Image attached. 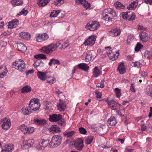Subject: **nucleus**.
<instances>
[{
    "label": "nucleus",
    "instance_id": "473e14b6",
    "mask_svg": "<svg viewBox=\"0 0 152 152\" xmlns=\"http://www.w3.org/2000/svg\"><path fill=\"white\" fill-rule=\"evenodd\" d=\"M31 88L29 86H26L23 88L21 89V92L22 93H28L31 91Z\"/></svg>",
    "mask_w": 152,
    "mask_h": 152
},
{
    "label": "nucleus",
    "instance_id": "6e6552de",
    "mask_svg": "<svg viewBox=\"0 0 152 152\" xmlns=\"http://www.w3.org/2000/svg\"><path fill=\"white\" fill-rule=\"evenodd\" d=\"M1 127L3 129L7 130L9 129L11 126L10 119L9 118H4L1 119Z\"/></svg>",
    "mask_w": 152,
    "mask_h": 152
},
{
    "label": "nucleus",
    "instance_id": "f704fd0d",
    "mask_svg": "<svg viewBox=\"0 0 152 152\" xmlns=\"http://www.w3.org/2000/svg\"><path fill=\"white\" fill-rule=\"evenodd\" d=\"M93 73L94 77H98L100 75V70L97 66H96L94 68L93 71Z\"/></svg>",
    "mask_w": 152,
    "mask_h": 152
},
{
    "label": "nucleus",
    "instance_id": "13d9d810",
    "mask_svg": "<svg viewBox=\"0 0 152 152\" xmlns=\"http://www.w3.org/2000/svg\"><path fill=\"white\" fill-rule=\"evenodd\" d=\"M104 80H101L100 83H98L97 84L96 86L98 88H103L104 86Z\"/></svg>",
    "mask_w": 152,
    "mask_h": 152
},
{
    "label": "nucleus",
    "instance_id": "dca6fc26",
    "mask_svg": "<svg viewBox=\"0 0 152 152\" xmlns=\"http://www.w3.org/2000/svg\"><path fill=\"white\" fill-rule=\"evenodd\" d=\"M45 140L42 139L38 140V144L36 146V148L39 150H44L47 146V145L45 144Z\"/></svg>",
    "mask_w": 152,
    "mask_h": 152
},
{
    "label": "nucleus",
    "instance_id": "393cba45",
    "mask_svg": "<svg viewBox=\"0 0 152 152\" xmlns=\"http://www.w3.org/2000/svg\"><path fill=\"white\" fill-rule=\"evenodd\" d=\"M7 72V70L5 66H0V78H3Z\"/></svg>",
    "mask_w": 152,
    "mask_h": 152
},
{
    "label": "nucleus",
    "instance_id": "72a5a7b5",
    "mask_svg": "<svg viewBox=\"0 0 152 152\" xmlns=\"http://www.w3.org/2000/svg\"><path fill=\"white\" fill-rule=\"evenodd\" d=\"M107 122L111 126H115L116 124V121L115 118L113 116H111L109 118Z\"/></svg>",
    "mask_w": 152,
    "mask_h": 152
},
{
    "label": "nucleus",
    "instance_id": "423d86ee",
    "mask_svg": "<svg viewBox=\"0 0 152 152\" xmlns=\"http://www.w3.org/2000/svg\"><path fill=\"white\" fill-rule=\"evenodd\" d=\"M56 49V46L53 44H51L42 47L41 51L44 53L50 54Z\"/></svg>",
    "mask_w": 152,
    "mask_h": 152
},
{
    "label": "nucleus",
    "instance_id": "e2e57ef3",
    "mask_svg": "<svg viewBox=\"0 0 152 152\" xmlns=\"http://www.w3.org/2000/svg\"><path fill=\"white\" fill-rule=\"evenodd\" d=\"M134 84L133 83H132L131 85L130 90L132 92L134 93L135 92V89L134 88Z\"/></svg>",
    "mask_w": 152,
    "mask_h": 152
},
{
    "label": "nucleus",
    "instance_id": "20e7f679",
    "mask_svg": "<svg viewBox=\"0 0 152 152\" xmlns=\"http://www.w3.org/2000/svg\"><path fill=\"white\" fill-rule=\"evenodd\" d=\"M30 108L34 111H36L39 109L40 104L39 100L36 98L31 99L29 103Z\"/></svg>",
    "mask_w": 152,
    "mask_h": 152
},
{
    "label": "nucleus",
    "instance_id": "cd10ccee",
    "mask_svg": "<svg viewBox=\"0 0 152 152\" xmlns=\"http://www.w3.org/2000/svg\"><path fill=\"white\" fill-rule=\"evenodd\" d=\"M118 70L121 74H124L126 72V68L124 64V63H120L118 68Z\"/></svg>",
    "mask_w": 152,
    "mask_h": 152
},
{
    "label": "nucleus",
    "instance_id": "052dcab7",
    "mask_svg": "<svg viewBox=\"0 0 152 152\" xmlns=\"http://www.w3.org/2000/svg\"><path fill=\"white\" fill-rule=\"evenodd\" d=\"M79 130L80 133L82 134H85L87 132L86 129L82 127L79 128Z\"/></svg>",
    "mask_w": 152,
    "mask_h": 152
},
{
    "label": "nucleus",
    "instance_id": "f257e3e1",
    "mask_svg": "<svg viewBox=\"0 0 152 152\" xmlns=\"http://www.w3.org/2000/svg\"><path fill=\"white\" fill-rule=\"evenodd\" d=\"M103 19L106 21H112L116 18L115 12L112 9L109 8L104 10L102 13Z\"/></svg>",
    "mask_w": 152,
    "mask_h": 152
},
{
    "label": "nucleus",
    "instance_id": "bb28decb",
    "mask_svg": "<svg viewBox=\"0 0 152 152\" xmlns=\"http://www.w3.org/2000/svg\"><path fill=\"white\" fill-rule=\"evenodd\" d=\"M35 124L39 125H44L47 123V121L44 119H39L37 118H35L33 120Z\"/></svg>",
    "mask_w": 152,
    "mask_h": 152
},
{
    "label": "nucleus",
    "instance_id": "58836bf2",
    "mask_svg": "<svg viewBox=\"0 0 152 152\" xmlns=\"http://www.w3.org/2000/svg\"><path fill=\"white\" fill-rule=\"evenodd\" d=\"M138 4L137 1H134L130 4L129 6L127 7V8L129 10H133L136 7Z\"/></svg>",
    "mask_w": 152,
    "mask_h": 152
},
{
    "label": "nucleus",
    "instance_id": "f03ea898",
    "mask_svg": "<svg viewBox=\"0 0 152 152\" xmlns=\"http://www.w3.org/2000/svg\"><path fill=\"white\" fill-rule=\"evenodd\" d=\"M27 65L25 62L21 59L16 61L13 62L12 67L17 69L19 71L23 72L25 71Z\"/></svg>",
    "mask_w": 152,
    "mask_h": 152
},
{
    "label": "nucleus",
    "instance_id": "8fccbe9b",
    "mask_svg": "<svg viewBox=\"0 0 152 152\" xmlns=\"http://www.w3.org/2000/svg\"><path fill=\"white\" fill-rule=\"evenodd\" d=\"M34 58H40L42 59H46V56L43 54H39L37 55H35L34 56Z\"/></svg>",
    "mask_w": 152,
    "mask_h": 152
},
{
    "label": "nucleus",
    "instance_id": "a19ab883",
    "mask_svg": "<svg viewBox=\"0 0 152 152\" xmlns=\"http://www.w3.org/2000/svg\"><path fill=\"white\" fill-rule=\"evenodd\" d=\"M47 82L50 84H53L56 82V79L53 77L49 76L48 75V77L46 78Z\"/></svg>",
    "mask_w": 152,
    "mask_h": 152
},
{
    "label": "nucleus",
    "instance_id": "39448f33",
    "mask_svg": "<svg viewBox=\"0 0 152 152\" xmlns=\"http://www.w3.org/2000/svg\"><path fill=\"white\" fill-rule=\"evenodd\" d=\"M56 49V46L53 44H51L42 47L41 51L44 53L50 54Z\"/></svg>",
    "mask_w": 152,
    "mask_h": 152
},
{
    "label": "nucleus",
    "instance_id": "c756f323",
    "mask_svg": "<svg viewBox=\"0 0 152 152\" xmlns=\"http://www.w3.org/2000/svg\"><path fill=\"white\" fill-rule=\"evenodd\" d=\"M17 47L18 50L23 53L25 52L27 50L26 47L22 43L18 44Z\"/></svg>",
    "mask_w": 152,
    "mask_h": 152
},
{
    "label": "nucleus",
    "instance_id": "6ab92c4d",
    "mask_svg": "<svg viewBox=\"0 0 152 152\" xmlns=\"http://www.w3.org/2000/svg\"><path fill=\"white\" fill-rule=\"evenodd\" d=\"M19 24L18 21L17 20H13L9 22L8 25L7 26L8 28L12 29L17 27Z\"/></svg>",
    "mask_w": 152,
    "mask_h": 152
},
{
    "label": "nucleus",
    "instance_id": "338daca9",
    "mask_svg": "<svg viewBox=\"0 0 152 152\" xmlns=\"http://www.w3.org/2000/svg\"><path fill=\"white\" fill-rule=\"evenodd\" d=\"M95 94L96 95V97L97 98H100L102 96L101 93L98 92V91H96L95 92Z\"/></svg>",
    "mask_w": 152,
    "mask_h": 152
},
{
    "label": "nucleus",
    "instance_id": "a878e982",
    "mask_svg": "<svg viewBox=\"0 0 152 152\" xmlns=\"http://www.w3.org/2000/svg\"><path fill=\"white\" fill-rule=\"evenodd\" d=\"M19 36L22 39L26 40H29L31 36L29 33L26 32H21L19 34Z\"/></svg>",
    "mask_w": 152,
    "mask_h": 152
},
{
    "label": "nucleus",
    "instance_id": "1a4fd4ad",
    "mask_svg": "<svg viewBox=\"0 0 152 152\" xmlns=\"http://www.w3.org/2000/svg\"><path fill=\"white\" fill-rule=\"evenodd\" d=\"M96 37L95 35H91L85 40L84 44L86 45L92 46L95 43Z\"/></svg>",
    "mask_w": 152,
    "mask_h": 152
},
{
    "label": "nucleus",
    "instance_id": "ea45409f",
    "mask_svg": "<svg viewBox=\"0 0 152 152\" xmlns=\"http://www.w3.org/2000/svg\"><path fill=\"white\" fill-rule=\"evenodd\" d=\"M114 5L117 9H124L125 8V6L118 1L115 3Z\"/></svg>",
    "mask_w": 152,
    "mask_h": 152
},
{
    "label": "nucleus",
    "instance_id": "680f3d73",
    "mask_svg": "<svg viewBox=\"0 0 152 152\" xmlns=\"http://www.w3.org/2000/svg\"><path fill=\"white\" fill-rule=\"evenodd\" d=\"M128 12H123L122 14V17L125 20H128Z\"/></svg>",
    "mask_w": 152,
    "mask_h": 152
},
{
    "label": "nucleus",
    "instance_id": "79ce46f5",
    "mask_svg": "<svg viewBox=\"0 0 152 152\" xmlns=\"http://www.w3.org/2000/svg\"><path fill=\"white\" fill-rule=\"evenodd\" d=\"M60 12V11L59 10H54L50 13V18L56 17Z\"/></svg>",
    "mask_w": 152,
    "mask_h": 152
},
{
    "label": "nucleus",
    "instance_id": "7c9ffc66",
    "mask_svg": "<svg viewBox=\"0 0 152 152\" xmlns=\"http://www.w3.org/2000/svg\"><path fill=\"white\" fill-rule=\"evenodd\" d=\"M50 1V0H39L37 4L40 7H44Z\"/></svg>",
    "mask_w": 152,
    "mask_h": 152
},
{
    "label": "nucleus",
    "instance_id": "e433bc0d",
    "mask_svg": "<svg viewBox=\"0 0 152 152\" xmlns=\"http://www.w3.org/2000/svg\"><path fill=\"white\" fill-rule=\"evenodd\" d=\"M52 64H57L59 65H60L61 63L58 60L52 58L50 60V62L48 63V64L50 66H52Z\"/></svg>",
    "mask_w": 152,
    "mask_h": 152
},
{
    "label": "nucleus",
    "instance_id": "4468645a",
    "mask_svg": "<svg viewBox=\"0 0 152 152\" xmlns=\"http://www.w3.org/2000/svg\"><path fill=\"white\" fill-rule=\"evenodd\" d=\"M37 74L38 77L43 81L45 80L48 76V72L47 71L43 72L38 71Z\"/></svg>",
    "mask_w": 152,
    "mask_h": 152
},
{
    "label": "nucleus",
    "instance_id": "5701e85b",
    "mask_svg": "<svg viewBox=\"0 0 152 152\" xmlns=\"http://www.w3.org/2000/svg\"><path fill=\"white\" fill-rule=\"evenodd\" d=\"M75 2L77 4H82L86 8H88L90 7V4L86 0H75Z\"/></svg>",
    "mask_w": 152,
    "mask_h": 152
},
{
    "label": "nucleus",
    "instance_id": "4c0bfd02",
    "mask_svg": "<svg viewBox=\"0 0 152 152\" xmlns=\"http://www.w3.org/2000/svg\"><path fill=\"white\" fill-rule=\"evenodd\" d=\"M146 93L148 95L152 96V85L148 86L146 89Z\"/></svg>",
    "mask_w": 152,
    "mask_h": 152
},
{
    "label": "nucleus",
    "instance_id": "ddd939ff",
    "mask_svg": "<svg viewBox=\"0 0 152 152\" xmlns=\"http://www.w3.org/2000/svg\"><path fill=\"white\" fill-rule=\"evenodd\" d=\"M62 118L61 115L60 114H53L49 115V120L53 122H57Z\"/></svg>",
    "mask_w": 152,
    "mask_h": 152
},
{
    "label": "nucleus",
    "instance_id": "6e6d98bb",
    "mask_svg": "<svg viewBox=\"0 0 152 152\" xmlns=\"http://www.w3.org/2000/svg\"><path fill=\"white\" fill-rule=\"evenodd\" d=\"M68 41H66L64 42L63 41V43H62L61 46L60 47V49H62L67 47L68 46Z\"/></svg>",
    "mask_w": 152,
    "mask_h": 152
},
{
    "label": "nucleus",
    "instance_id": "7ed1b4c3",
    "mask_svg": "<svg viewBox=\"0 0 152 152\" xmlns=\"http://www.w3.org/2000/svg\"><path fill=\"white\" fill-rule=\"evenodd\" d=\"M61 141V137L59 135H55L52 137L49 144V146L52 148H56L60 145Z\"/></svg>",
    "mask_w": 152,
    "mask_h": 152
},
{
    "label": "nucleus",
    "instance_id": "f8f14e48",
    "mask_svg": "<svg viewBox=\"0 0 152 152\" xmlns=\"http://www.w3.org/2000/svg\"><path fill=\"white\" fill-rule=\"evenodd\" d=\"M33 65L38 71L43 69L45 65L43 61L39 59L36 60Z\"/></svg>",
    "mask_w": 152,
    "mask_h": 152
},
{
    "label": "nucleus",
    "instance_id": "bf43d9fd",
    "mask_svg": "<svg viewBox=\"0 0 152 152\" xmlns=\"http://www.w3.org/2000/svg\"><path fill=\"white\" fill-rule=\"evenodd\" d=\"M74 134V132L73 131H72L66 133L64 135L65 137H72L73 135Z\"/></svg>",
    "mask_w": 152,
    "mask_h": 152
},
{
    "label": "nucleus",
    "instance_id": "9b49d317",
    "mask_svg": "<svg viewBox=\"0 0 152 152\" xmlns=\"http://www.w3.org/2000/svg\"><path fill=\"white\" fill-rule=\"evenodd\" d=\"M36 38L37 42H41L47 39L48 36L46 33L37 34L36 35Z\"/></svg>",
    "mask_w": 152,
    "mask_h": 152
},
{
    "label": "nucleus",
    "instance_id": "b1692460",
    "mask_svg": "<svg viewBox=\"0 0 152 152\" xmlns=\"http://www.w3.org/2000/svg\"><path fill=\"white\" fill-rule=\"evenodd\" d=\"M94 53L93 51H90L86 54L85 58V60L86 61L88 62L91 60L94 57L93 54Z\"/></svg>",
    "mask_w": 152,
    "mask_h": 152
},
{
    "label": "nucleus",
    "instance_id": "9d476101",
    "mask_svg": "<svg viewBox=\"0 0 152 152\" xmlns=\"http://www.w3.org/2000/svg\"><path fill=\"white\" fill-rule=\"evenodd\" d=\"M34 142L33 139L24 140L22 141V147L23 149H26L32 146Z\"/></svg>",
    "mask_w": 152,
    "mask_h": 152
},
{
    "label": "nucleus",
    "instance_id": "37998d69",
    "mask_svg": "<svg viewBox=\"0 0 152 152\" xmlns=\"http://www.w3.org/2000/svg\"><path fill=\"white\" fill-rule=\"evenodd\" d=\"M144 56L145 58L151 59L152 58V51L147 50L144 53Z\"/></svg>",
    "mask_w": 152,
    "mask_h": 152
},
{
    "label": "nucleus",
    "instance_id": "69168bd1",
    "mask_svg": "<svg viewBox=\"0 0 152 152\" xmlns=\"http://www.w3.org/2000/svg\"><path fill=\"white\" fill-rule=\"evenodd\" d=\"M34 72V70L33 69H31L25 71V73L26 75V76H28L30 74Z\"/></svg>",
    "mask_w": 152,
    "mask_h": 152
},
{
    "label": "nucleus",
    "instance_id": "a18cd8bd",
    "mask_svg": "<svg viewBox=\"0 0 152 152\" xmlns=\"http://www.w3.org/2000/svg\"><path fill=\"white\" fill-rule=\"evenodd\" d=\"M94 137L92 136H89L86 139L85 143L87 145L90 144L92 142Z\"/></svg>",
    "mask_w": 152,
    "mask_h": 152
},
{
    "label": "nucleus",
    "instance_id": "603ef678",
    "mask_svg": "<svg viewBox=\"0 0 152 152\" xmlns=\"http://www.w3.org/2000/svg\"><path fill=\"white\" fill-rule=\"evenodd\" d=\"M135 15L134 13H132L131 14H129L128 15V20L130 21H132L135 19Z\"/></svg>",
    "mask_w": 152,
    "mask_h": 152
},
{
    "label": "nucleus",
    "instance_id": "aec40b11",
    "mask_svg": "<svg viewBox=\"0 0 152 152\" xmlns=\"http://www.w3.org/2000/svg\"><path fill=\"white\" fill-rule=\"evenodd\" d=\"M105 101L109 105V106L113 110H115V108H116L118 105H119V106H121V104L116 103L114 100L109 101L108 99H107Z\"/></svg>",
    "mask_w": 152,
    "mask_h": 152
},
{
    "label": "nucleus",
    "instance_id": "c85d7f7f",
    "mask_svg": "<svg viewBox=\"0 0 152 152\" xmlns=\"http://www.w3.org/2000/svg\"><path fill=\"white\" fill-rule=\"evenodd\" d=\"M121 31L120 29L116 28L111 31L110 33V35L113 37H115L119 35Z\"/></svg>",
    "mask_w": 152,
    "mask_h": 152
},
{
    "label": "nucleus",
    "instance_id": "5fc2aeb1",
    "mask_svg": "<svg viewBox=\"0 0 152 152\" xmlns=\"http://www.w3.org/2000/svg\"><path fill=\"white\" fill-rule=\"evenodd\" d=\"M115 91L116 93L117 97L119 98L121 95V90L118 88H116L115 89Z\"/></svg>",
    "mask_w": 152,
    "mask_h": 152
},
{
    "label": "nucleus",
    "instance_id": "0eeeda50",
    "mask_svg": "<svg viewBox=\"0 0 152 152\" xmlns=\"http://www.w3.org/2000/svg\"><path fill=\"white\" fill-rule=\"evenodd\" d=\"M100 25L98 22L95 21L94 22H90L86 25V27L87 29L91 31H94L97 30L99 27Z\"/></svg>",
    "mask_w": 152,
    "mask_h": 152
},
{
    "label": "nucleus",
    "instance_id": "2eb2a0df",
    "mask_svg": "<svg viewBox=\"0 0 152 152\" xmlns=\"http://www.w3.org/2000/svg\"><path fill=\"white\" fill-rule=\"evenodd\" d=\"M14 146L12 144H7L3 147L2 152H12L14 150Z\"/></svg>",
    "mask_w": 152,
    "mask_h": 152
},
{
    "label": "nucleus",
    "instance_id": "de8ad7c7",
    "mask_svg": "<svg viewBox=\"0 0 152 152\" xmlns=\"http://www.w3.org/2000/svg\"><path fill=\"white\" fill-rule=\"evenodd\" d=\"M141 64V63L139 61H135L132 62L131 65L132 66L139 68L140 67Z\"/></svg>",
    "mask_w": 152,
    "mask_h": 152
},
{
    "label": "nucleus",
    "instance_id": "4d7b16f0",
    "mask_svg": "<svg viewBox=\"0 0 152 152\" xmlns=\"http://www.w3.org/2000/svg\"><path fill=\"white\" fill-rule=\"evenodd\" d=\"M143 47L142 45L140 44V43H137L135 48V50L136 51H139Z\"/></svg>",
    "mask_w": 152,
    "mask_h": 152
},
{
    "label": "nucleus",
    "instance_id": "a211bd4d",
    "mask_svg": "<svg viewBox=\"0 0 152 152\" xmlns=\"http://www.w3.org/2000/svg\"><path fill=\"white\" fill-rule=\"evenodd\" d=\"M57 107L58 110L64 112L66 108V105L64 101L60 99L59 102L57 104Z\"/></svg>",
    "mask_w": 152,
    "mask_h": 152
},
{
    "label": "nucleus",
    "instance_id": "0e129e2a",
    "mask_svg": "<svg viewBox=\"0 0 152 152\" xmlns=\"http://www.w3.org/2000/svg\"><path fill=\"white\" fill-rule=\"evenodd\" d=\"M58 124L61 126H64L65 125V121L62 119H61L59 121H58Z\"/></svg>",
    "mask_w": 152,
    "mask_h": 152
},
{
    "label": "nucleus",
    "instance_id": "c03bdc74",
    "mask_svg": "<svg viewBox=\"0 0 152 152\" xmlns=\"http://www.w3.org/2000/svg\"><path fill=\"white\" fill-rule=\"evenodd\" d=\"M51 130L53 132L57 133L60 131V128L57 125H54L52 126L51 128Z\"/></svg>",
    "mask_w": 152,
    "mask_h": 152
},
{
    "label": "nucleus",
    "instance_id": "09e8293b",
    "mask_svg": "<svg viewBox=\"0 0 152 152\" xmlns=\"http://www.w3.org/2000/svg\"><path fill=\"white\" fill-rule=\"evenodd\" d=\"M111 48L110 46L106 47L104 48V51H105L107 56L111 52L113 51L114 49L111 50Z\"/></svg>",
    "mask_w": 152,
    "mask_h": 152
},
{
    "label": "nucleus",
    "instance_id": "2f4dec72",
    "mask_svg": "<svg viewBox=\"0 0 152 152\" xmlns=\"http://www.w3.org/2000/svg\"><path fill=\"white\" fill-rule=\"evenodd\" d=\"M21 112L24 115H28L31 113V110L27 107H24L21 109Z\"/></svg>",
    "mask_w": 152,
    "mask_h": 152
},
{
    "label": "nucleus",
    "instance_id": "4be33fe9",
    "mask_svg": "<svg viewBox=\"0 0 152 152\" xmlns=\"http://www.w3.org/2000/svg\"><path fill=\"white\" fill-rule=\"evenodd\" d=\"M140 39L143 42H146L148 40V37L147 34L144 32L142 31L139 35Z\"/></svg>",
    "mask_w": 152,
    "mask_h": 152
},
{
    "label": "nucleus",
    "instance_id": "f3484780",
    "mask_svg": "<svg viewBox=\"0 0 152 152\" xmlns=\"http://www.w3.org/2000/svg\"><path fill=\"white\" fill-rule=\"evenodd\" d=\"M119 55V53L118 51H115L114 50L108 56L110 59L114 61L117 58L118 56Z\"/></svg>",
    "mask_w": 152,
    "mask_h": 152
},
{
    "label": "nucleus",
    "instance_id": "774afa93",
    "mask_svg": "<svg viewBox=\"0 0 152 152\" xmlns=\"http://www.w3.org/2000/svg\"><path fill=\"white\" fill-rule=\"evenodd\" d=\"M28 134H31L34 131V128L33 127H30L29 128H28Z\"/></svg>",
    "mask_w": 152,
    "mask_h": 152
},
{
    "label": "nucleus",
    "instance_id": "3c124183",
    "mask_svg": "<svg viewBox=\"0 0 152 152\" xmlns=\"http://www.w3.org/2000/svg\"><path fill=\"white\" fill-rule=\"evenodd\" d=\"M28 11L27 10H25L24 9L22 10L19 12L18 13L19 15H23L24 16H25L28 13Z\"/></svg>",
    "mask_w": 152,
    "mask_h": 152
},
{
    "label": "nucleus",
    "instance_id": "c9c22d12",
    "mask_svg": "<svg viewBox=\"0 0 152 152\" xmlns=\"http://www.w3.org/2000/svg\"><path fill=\"white\" fill-rule=\"evenodd\" d=\"M78 67L80 69L83 70L85 71H87L89 68V66L86 64L83 63L78 64Z\"/></svg>",
    "mask_w": 152,
    "mask_h": 152
},
{
    "label": "nucleus",
    "instance_id": "49530a36",
    "mask_svg": "<svg viewBox=\"0 0 152 152\" xmlns=\"http://www.w3.org/2000/svg\"><path fill=\"white\" fill-rule=\"evenodd\" d=\"M12 3L15 5L18 6L22 4L23 1L21 0H13L12 1Z\"/></svg>",
    "mask_w": 152,
    "mask_h": 152
},
{
    "label": "nucleus",
    "instance_id": "412c9836",
    "mask_svg": "<svg viewBox=\"0 0 152 152\" xmlns=\"http://www.w3.org/2000/svg\"><path fill=\"white\" fill-rule=\"evenodd\" d=\"M76 148L78 150H81L83 147V142L82 139L77 140L75 144Z\"/></svg>",
    "mask_w": 152,
    "mask_h": 152
},
{
    "label": "nucleus",
    "instance_id": "864d4df0",
    "mask_svg": "<svg viewBox=\"0 0 152 152\" xmlns=\"http://www.w3.org/2000/svg\"><path fill=\"white\" fill-rule=\"evenodd\" d=\"M63 43V40H57L56 44H54L56 46V48L57 47L58 48L60 49V47L62 43Z\"/></svg>",
    "mask_w": 152,
    "mask_h": 152
}]
</instances>
